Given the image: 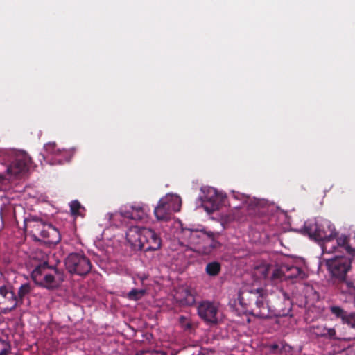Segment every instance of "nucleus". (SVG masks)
<instances>
[{
	"instance_id": "obj_2",
	"label": "nucleus",
	"mask_w": 355,
	"mask_h": 355,
	"mask_svg": "<svg viewBox=\"0 0 355 355\" xmlns=\"http://www.w3.org/2000/svg\"><path fill=\"white\" fill-rule=\"evenodd\" d=\"M24 230L28 232L33 241L42 242L48 245H56L61 240L60 233L55 227L37 218H26Z\"/></svg>"
},
{
	"instance_id": "obj_6",
	"label": "nucleus",
	"mask_w": 355,
	"mask_h": 355,
	"mask_svg": "<svg viewBox=\"0 0 355 355\" xmlns=\"http://www.w3.org/2000/svg\"><path fill=\"white\" fill-rule=\"evenodd\" d=\"M67 271L72 275L85 276L92 270L89 259L83 253H71L65 259Z\"/></svg>"
},
{
	"instance_id": "obj_26",
	"label": "nucleus",
	"mask_w": 355,
	"mask_h": 355,
	"mask_svg": "<svg viewBox=\"0 0 355 355\" xmlns=\"http://www.w3.org/2000/svg\"><path fill=\"white\" fill-rule=\"evenodd\" d=\"M326 327L323 326L313 327V334L317 336L325 337Z\"/></svg>"
},
{
	"instance_id": "obj_8",
	"label": "nucleus",
	"mask_w": 355,
	"mask_h": 355,
	"mask_svg": "<svg viewBox=\"0 0 355 355\" xmlns=\"http://www.w3.org/2000/svg\"><path fill=\"white\" fill-rule=\"evenodd\" d=\"M32 164L30 156L24 151L14 153L12 159L7 167V173L17 178L24 176Z\"/></svg>"
},
{
	"instance_id": "obj_19",
	"label": "nucleus",
	"mask_w": 355,
	"mask_h": 355,
	"mask_svg": "<svg viewBox=\"0 0 355 355\" xmlns=\"http://www.w3.org/2000/svg\"><path fill=\"white\" fill-rule=\"evenodd\" d=\"M287 265H283L280 268H275L271 275L272 279H286Z\"/></svg>"
},
{
	"instance_id": "obj_25",
	"label": "nucleus",
	"mask_w": 355,
	"mask_h": 355,
	"mask_svg": "<svg viewBox=\"0 0 355 355\" xmlns=\"http://www.w3.org/2000/svg\"><path fill=\"white\" fill-rule=\"evenodd\" d=\"M203 204H206L207 202H209L211 204V210H215L218 208V203L216 200V196H211L210 197L205 196L204 199L202 200Z\"/></svg>"
},
{
	"instance_id": "obj_21",
	"label": "nucleus",
	"mask_w": 355,
	"mask_h": 355,
	"mask_svg": "<svg viewBox=\"0 0 355 355\" xmlns=\"http://www.w3.org/2000/svg\"><path fill=\"white\" fill-rule=\"evenodd\" d=\"M286 347H289L284 344H281V345H279V344L273 343L268 345L269 352L275 354H281L283 350L286 351Z\"/></svg>"
},
{
	"instance_id": "obj_3",
	"label": "nucleus",
	"mask_w": 355,
	"mask_h": 355,
	"mask_svg": "<svg viewBox=\"0 0 355 355\" xmlns=\"http://www.w3.org/2000/svg\"><path fill=\"white\" fill-rule=\"evenodd\" d=\"M128 243L135 248L148 251H156L161 248L162 239L152 229L131 227L126 232Z\"/></svg>"
},
{
	"instance_id": "obj_11",
	"label": "nucleus",
	"mask_w": 355,
	"mask_h": 355,
	"mask_svg": "<svg viewBox=\"0 0 355 355\" xmlns=\"http://www.w3.org/2000/svg\"><path fill=\"white\" fill-rule=\"evenodd\" d=\"M218 309L214 303L204 301L198 306V314L200 318L207 323H217Z\"/></svg>"
},
{
	"instance_id": "obj_15",
	"label": "nucleus",
	"mask_w": 355,
	"mask_h": 355,
	"mask_svg": "<svg viewBox=\"0 0 355 355\" xmlns=\"http://www.w3.org/2000/svg\"><path fill=\"white\" fill-rule=\"evenodd\" d=\"M355 242V236L353 238H350L349 236L341 234L336 239L337 245H330L329 246H334V251L330 253L335 252L338 249L340 248L344 250L348 254H349V250L348 249V246L353 248L354 243Z\"/></svg>"
},
{
	"instance_id": "obj_33",
	"label": "nucleus",
	"mask_w": 355,
	"mask_h": 355,
	"mask_svg": "<svg viewBox=\"0 0 355 355\" xmlns=\"http://www.w3.org/2000/svg\"><path fill=\"white\" fill-rule=\"evenodd\" d=\"M343 284H345L347 288L350 291H355V286H354V284L352 282H350V281H346V277L345 278L344 280H340Z\"/></svg>"
},
{
	"instance_id": "obj_13",
	"label": "nucleus",
	"mask_w": 355,
	"mask_h": 355,
	"mask_svg": "<svg viewBox=\"0 0 355 355\" xmlns=\"http://www.w3.org/2000/svg\"><path fill=\"white\" fill-rule=\"evenodd\" d=\"M175 299L181 306H190L195 304V292L190 288H180L175 295Z\"/></svg>"
},
{
	"instance_id": "obj_23",
	"label": "nucleus",
	"mask_w": 355,
	"mask_h": 355,
	"mask_svg": "<svg viewBox=\"0 0 355 355\" xmlns=\"http://www.w3.org/2000/svg\"><path fill=\"white\" fill-rule=\"evenodd\" d=\"M179 322H180L181 327L182 329H184V330H190L192 329L193 325H192L191 322L185 316H183V315L180 316L179 318Z\"/></svg>"
},
{
	"instance_id": "obj_16",
	"label": "nucleus",
	"mask_w": 355,
	"mask_h": 355,
	"mask_svg": "<svg viewBox=\"0 0 355 355\" xmlns=\"http://www.w3.org/2000/svg\"><path fill=\"white\" fill-rule=\"evenodd\" d=\"M32 291V286L30 283L22 284L17 291L16 295V300L17 301V306L24 303L25 297L28 295Z\"/></svg>"
},
{
	"instance_id": "obj_34",
	"label": "nucleus",
	"mask_w": 355,
	"mask_h": 355,
	"mask_svg": "<svg viewBox=\"0 0 355 355\" xmlns=\"http://www.w3.org/2000/svg\"><path fill=\"white\" fill-rule=\"evenodd\" d=\"M348 249L349 250V255L355 257V243H354L353 248L348 246Z\"/></svg>"
},
{
	"instance_id": "obj_28",
	"label": "nucleus",
	"mask_w": 355,
	"mask_h": 355,
	"mask_svg": "<svg viewBox=\"0 0 355 355\" xmlns=\"http://www.w3.org/2000/svg\"><path fill=\"white\" fill-rule=\"evenodd\" d=\"M343 323L347 324L352 328L355 329V313L348 314Z\"/></svg>"
},
{
	"instance_id": "obj_32",
	"label": "nucleus",
	"mask_w": 355,
	"mask_h": 355,
	"mask_svg": "<svg viewBox=\"0 0 355 355\" xmlns=\"http://www.w3.org/2000/svg\"><path fill=\"white\" fill-rule=\"evenodd\" d=\"M336 336V330L334 328H326L325 331V337H328L330 338H335Z\"/></svg>"
},
{
	"instance_id": "obj_12",
	"label": "nucleus",
	"mask_w": 355,
	"mask_h": 355,
	"mask_svg": "<svg viewBox=\"0 0 355 355\" xmlns=\"http://www.w3.org/2000/svg\"><path fill=\"white\" fill-rule=\"evenodd\" d=\"M120 215L123 218L139 221L147 217L148 210L140 205H132L130 207V209L121 210Z\"/></svg>"
},
{
	"instance_id": "obj_18",
	"label": "nucleus",
	"mask_w": 355,
	"mask_h": 355,
	"mask_svg": "<svg viewBox=\"0 0 355 355\" xmlns=\"http://www.w3.org/2000/svg\"><path fill=\"white\" fill-rule=\"evenodd\" d=\"M302 275L303 272L300 268L287 265L286 279L302 277Z\"/></svg>"
},
{
	"instance_id": "obj_1",
	"label": "nucleus",
	"mask_w": 355,
	"mask_h": 355,
	"mask_svg": "<svg viewBox=\"0 0 355 355\" xmlns=\"http://www.w3.org/2000/svg\"><path fill=\"white\" fill-rule=\"evenodd\" d=\"M238 300L250 315L260 319L286 316L291 310L288 295L281 291L269 295L262 288L245 289L239 293Z\"/></svg>"
},
{
	"instance_id": "obj_17",
	"label": "nucleus",
	"mask_w": 355,
	"mask_h": 355,
	"mask_svg": "<svg viewBox=\"0 0 355 355\" xmlns=\"http://www.w3.org/2000/svg\"><path fill=\"white\" fill-rule=\"evenodd\" d=\"M221 270V266L220 263L217 261L209 262L205 267L206 273L211 277L217 276Z\"/></svg>"
},
{
	"instance_id": "obj_14",
	"label": "nucleus",
	"mask_w": 355,
	"mask_h": 355,
	"mask_svg": "<svg viewBox=\"0 0 355 355\" xmlns=\"http://www.w3.org/2000/svg\"><path fill=\"white\" fill-rule=\"evenodd\" d=\"M182 235L190 244L196 245L205 237V232L198 230L183 229Z\"/></svg>"
},
{
	"instance_id": "obj_22",
	"label": "nucleus",
	"mask_w": 355,
	"mask_h": 355,
	"mask_svg": "<svg viewBox=\"0 0 355 355\" xmlns=\"http://www.w3.org/2000/svg\"><path fill=\"white\" fill-rule=\"evenodd\" d=\"M145 293V290L132 289L128 293V297L130 300H137L143 297Z\"/></svg>"
},
{
	"instance_id": "obj_10",
	"label": "nucleus",
	"mask_w": 355,
	"mask_h": 355,
	"mask_svg": "<svg viewBox=\"0 0 355 355\" xmlns=\"http://www.w3.org/2000/svg\"><path fill=\"white\" fill-rule=\"evenodd\" d=\"M17 307L16 295L10 286H0V311L7 313Z\"/></svg>"
},
{
	"instance_id": "obj_30",
	"label": "nucleus",
	"mask_w": 355,
	"mask_h": 355,
	"mask_svg": "<svg viewBox=\"0 0 355 355\" xmlns=\"http://www.w3.org/2000/svg\"><path fill=\"white\" fill-rule=\"evenodd\" d=\"M136 355H167L166 352L159 350L139 352Z\"/></svg>"
},
{
	"instance_id": "obj_9",
	"label": "nucleus",
	"mask_w": 355,
	"mask_h": 355,
	"mask_svg": "<svg viewBox=\"0 0 355 355\" xmlns=\"http://www.w3.org/2000/svg\"><path fill=\"white\" fill-rule=\"evenodd\" d=\"M352 259L345 256H336L327 261V266L333 277L344 280L351 269Z\"/></svg>"
},
{
	"instance_id": "obj_29",
	"label": "nucleus",
	"mask_w": 355,
	"mask_h": 355,
	"mask_svg": "<svg viewBox=\"0 0 355 355\" xmlns=\"http://www.w3.org/2000/svg\"><path fill=\"white\" fill-rule=\"evenodd\" d=\"M45 150L50 154H55L58 150L56 149L55 143H49L44 146Z\"/></svg>"
},
{
	"instance_id": "obj_7",
	"label": "nucleus",
	"mask_w": 355,
	"mask_h": 355,
	"mask_svg": "<svg viewBox=\"0 0 355 355\" xmlns=\"http://www.w3.org/2000/svg\"><path fill=\"white\" fill-rule=\"evenodd\" d=\"M181 200L178 196H166L161 198L154 209V214L158 220H168L173 212L179 211Z\"/></svg>"
},
{
	"instance_id": "obj_27",
	"label": "nucleus",
	"mask_w": 355,
	"mask_h": 355,
	"mask_svg": "<svg viewBox=\"0 0 355 355\" xmlns=\"http://www.w3.org/2000/svg\"><path fill=\"white\" fill-rule=\"evenodd\" d=\"M10 349L8 343L0 339V355H6Z\"/></svg>"
},
{
	"instance_id": "obj_31",
	"label": "nucleus",
	"mask_w": 355,
	"mask_h": 355,
	"mask_svg": "<svg viewBox=\"0 0 355 355\" xmlns=\"http://www.w3.org/2000/svg\"><path fill=\"white\" fill-rule=\"evenodd\" d=\"M207 236H208L209 239H210V241H211L210 246L212 248H218L220 246V243L214 239L213 233H209V234H207Z\"/></svg>"
},
{
	"instance_id": "obj_4",
	"label": "nucleus",
	"mask_w": 355,
	"mask_h": 355,
	"mask_svg": "<svg viewBox=\"0 0 355 355\" xmlns=\"http://www.w3.org/2000/svg\"><path fill=\"white\" fill-rule=\"evenodd\" d=\"M31 278L37 286L52 291L60 286L65 275L62 269L44 262L32 271Z\"/></svg>"
},
{
	"instance_id": "obj_20",
	"label": "nucleus",
	"mask_w": 355,
	"mask_h": 355,
	"mask_svg": "<svg viewBox=\"0 0 355 355\" xmlns=\"http://www.w3.org/2000/svg\"><path fill=\"white\" fill-rule=\"evenodd\" d=\"M330 311L332 314L335 315L337 318H340L342 319L344 322L348 314L340 306H331Z\"/></svg>"
},
{
	"instance_id": "obj_24",
	"label": "nucleus",
	"mask_w": 355,
	"mask_h": 355,
	"mask_svg": "<svg viewBox=\"0 0 355 355\" xmlns=\"http://www.w3.org/2000/svg\"><path fill=\"white\" fill-rule=\"evenodd\" d=\"M80 203L78 200H73L70 204V209L71 214L73 216L80 215V209H82Z\"/></svg>"
},
{
	"instance_id": "obj_5",
	"label": "nucleus",
	"mask_w": 355,
	"mask_h": 355,
	"mask_svg": "<svg viewBox=\"0 0 355 355\" xmlns=\"http://www.w3.org/2000/svg\"><path fill=\"white\" fill-rule=\"evenodd\" d=\"M304 232L315 241L323 242L322 250L324 252L334 251V247L329 246V243L337 236L338 232L330 221L321 220L313 224L306 225Z\"/></svg>"
}]
</instances>
